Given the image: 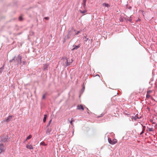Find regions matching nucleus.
Here are the masks:
<instances>
[{"label":"nucleus","mask_w":157,"mask_h":157,"mask_svg":"<svg viewBox=\"0 0 157 157\" xmlns=\"http://www.w3.org/2000/svg\"><path fill=\"white\" fill-rule=\"evenodd\" d=\"M32 136L31 135H30L26 138L25 141L31 139L32 138Z\"/></svg>","instance_id":"nucleus-16"},{"label":"nucleus","mask_w":157,"mask_h":157,"mask_svg":"<svg viewBox=\"0 0 157 157\" xmlns=\"http://www.w3.org/2000/svg\"><path fill=\"white\" fill-rule=\"evenodd\" d=\"M48 66V65L46 64H44L43 70H47Z\"/></svg>","instance_id":"nucleus-10"},{"label":"nucleus","mask_w":157,"mask_h":157,"mask_svg":"<svg viewBox=\"0 0 157 157\" xmlns=\"http://www.w3.org/2000/svg\"><path fill=\"white\" fill-rule=\"evenodd\" d=\"M21 56L20 55H18L17 58V59H16V60H17V61L18 62H19L20 63H21Z\"/></svg>","instance_id":"nucleus-5"},{"label":"nucleus","mask_w":157,"mask_h":157,"mask_svg":"<svg viewBox=\"0 0 157 157\" xmlns=\"http://www.w3.org/2000/svg\"><path fill=\"white\" fill-rule=\"evenodd\" d=\"M51 121H52V120H51L49 121V123H48V125H47V127H48V126L50 125L51 122Z\"/></svg>","instance_id":"nucleus-22"},{"label":"nucleus","mask_w":157,"mask_h":157,"mask_svg":"<svg viewBox=\"0 0 157 157\" xmlns=\"http://www.w3.org/2000/svg\"><path fill=\"white\" fill-rule=\"evenodd\" d=\"M147 130L149 132H151L153 131V128H149L148 127Z\"/></svg>","instance_id":"nucleus-15"},{"label":"nucleus","mask_w":157,"mask_h":157,"mask_svg":"<svg viewBox=\"0 0 157 157\" xmlns=\"http://www.w3.org/2000/svg\"><path fill=\"white\" fill-rule=\"evenodd\" d=\"M81 31L82 30L77 31V32L75 34V35H78L79 33H80Z\"/></svg>","instance_id":"nucleus-20"},{"label":"nucleus","mask_w":157,"mask_h":157,"mask_svg":"<svg viewBox=\"0 0 157 157\" xmlns=\"http://www.w3.org/2000/svg\"><path fill=\"white\" fill-rule=\"evenodd\" d=\"M102 5L103 6H104L105 7H107V10H109V7L110 6V5H109L108 3H104L102 4Z\"/></svg>","instance_id":"nucleus-7"},{"label":"nucleus","mask_w":157,"mask_h":157,"mask_svg":"<svg viewBox=\"0 0 157 157\" xmlns=\"http://www.w3.org/2000/svg\"><path fill=\"white\" fill-rule=\"evenodd\" d=\"M12 117V116H8L6 120V121L7 122H9L10 121Z\"/></svg>","instance_id":"nucleus-11"},{"label":"nucleus","mask_w":157,"mask_h":157,"mask_svg":"<svg viewBox=\"0 0 157 157\" xmlns=\"http://www.w3.org/2000/svg\"><path fill=\"white\" fill-rule=\"evenodd\" d=\"M150 97V96L149 94L147 93L146 95V98H149Z\"/></svg>","instance_id":"nucleus-18"},{"label":"nucleus","mask_w":157,"mask_h":157,"mask_svg":"<svg viewBox=\"0 0 157 157\" xmlns=\"http://www.w3.org/2000/svg\"><path fill=\"white\" fill-rule=\"evenodd\" d=\"M151 92H152V91L151 90H148L147 91V93L150 94V93H151Z\"/></svg>","instance_id":"nucleus-24"},{"label":"nucleus","mask_w":157,"mask_h":157,"mask_svg":"<svg viewBox=\"0 0 157 157\" xmlns=\"http://www.w3.org/2000/svg\"><path fill=\"white\" fill-rule=\"evenodd\" d=\"M63 59L64 60H66V66H68L70 65V63H71L73 61V60H72V59H71V60H70L69 61V60L66 57L64 58Z\"/></svg>","instance_id":"nucleus-2"},{"label":"nucleus","mask_w":157,"mask_h":157,"mask_svg":"<svg viewBox=\"0 0 157 157\" xmlns=\"http://www.w3.org/2000/svg\"><path fill=\"white\" fill-rule=\"evenodd\" d=\"M40 144L41 145H42L43 146H46V144L44 142H42L40 143Z\"/></svg>","instance_id":"nucleus-19"},{"label":"nucleus","mask_w":157,"mask_h":157,"mask_svg":"<svg viewBox=\"0 0 157 157\" xmlns=\"http://www.w3.org/2000/svg\"><path fill=\"white\" fill-rule=\"evenodd\" d=\"M47 117V116L46 115H44V117L43 120V121L44 122H45L46 121Z\"/></svg>","instance_id":"nucleus-14"},{"label":"nucleus","mask_w":157,"mask_h":157,"mask_svg":"<svg viewBox=\"0 0 157 157\" xmlns=\"http://www.w3.org/2000/svg\"><path fill=\"white\" fill-rule=\"evenodd\" d=\"M143 126V131L142 132L140 133V135H141L144 132V131L145 130V126Z\"/></svg>","instance_id":"nucleus-17"},{"label":"nucleus","mask_w":157,"mask_h":157,"mask_svg":"<svg viewBox=\"0 0 157 157\" xmlns=\"http://www.w3.org/2000/svg\"><path fill=\"white\" fill-rule=\"evenodd\" d=\"M86 0H83V3H82V5H83V7L84 9L86 8Z\"/></svg>","instance_id":"nucleus-9"},{"label":"nucleus","mask_w":157,"mask_h":157,"mask_svg":"<svg viewBox=\"0 0 157 157\" xmlns=\"http://www.w3.org/2000/svg\"><path fill=\"white\" fill-rule=\"evenodd\" d=\"M108 141L109 143L112 145H114L117 143V140L116 139H114L112 140L110 138H108Z\"/></svg>","instance_id":"nucleus-1"},{"label":"nucleus","mask_w":157,"mask_h":157,"mask_svg":"<svg viewBox=\"0 0 157 157\" xmlns=\"http://www.w3.org/2000/svg\"><path fill=\"white\" fill-rule=\"evenodd\" d=\"M5 148L4 147L3 144L1 143L0 144V150L1 151L0 152V154L1 153L5 151Z\"/></svg>","instance_id":"nucleus-3"},{"label":"nucleus","mask_w":157,"mask_h":157,"mask_svg":"<svg viewBox=\"0 0 157 157\" xmlns=\"http://www.w3.org/2000/svg\"><path fill=\"white\" fill-rule=\"evenodd\" d=\"M80 13H86V10H84L83 11H82L80 10Z\"/></svg>","instance_id":"nucleus-21"},{"label":"nucleus","mask_w":157,"mask_h":157,"mask_svg":"<svg viewBox=\"0 0 157 157\" xmlns=\"http://www.w3.org/2000/svg\"><path fill=\"white\" fill-rule=\"evenodd\" d=\"M26 147L28 149L31 150L33 149V147L31 145L27 144L26 145Z\"/></svg>","instance_id":"nucleus-8"},{"label":"nucleus","mask_w":157,"mask_h":157,"mask_svg":"<svg viewBox=\"0 0 157 157\" xmlns=\"http://www.w3.org/2000/svg\"><path fill=\"white\" fill-rule=\"evenodd\" d=\"M44 19H45L46 20H48L49 19V17H45L44 18Z\"/></svg>","instance_id":"nucleus-28"},{"label":"nucleus","mask_w":157,"mask_h":157,"mask_svg":"<svg viewBox=\"0 0 157 157\" xmlns=\"http://www.w3.org/2000/svg\"><path fill=\"white\" fill-rule=\"evenodd\" d=\"M19 19L20 21H21L22 19V17L20 16L19 17Z\"/></svg>","instance_id":"nucleus-23"},{"label":"nucleus","mask_w":157,"mask_h":157,"mask_svg":"<svg viewBox=\"0 0 157 157\" xmlns=\"http://www.w3.org/2000/svg\"><path fill=\"white\" fill-rule=\"evenodd\" d=\"M68 35H70V36H71V32H70V31H69V32H68Z\"/></svg>","instance_id":"nucleus-27"},{"label":"nucleus","mask_w":157,"mask_h":157,"mask_svg":"<svg viewBox=\"0 0 157 157\" xmlns=\"http://www.w3.org/2000/svg\"><path fill=\"white\" fill-rule=\"evenodd\" d=\"M45 94H44V95H43V96H42V99H44V98H45Z\"/></svg>","instance_id":"nucleus-25"},{"label":"nucleus","mask_w":157,"mask_h":157,"mask_svg":"<svg viewBox=\"0 0 157 157\" xmlns=\"http://www.w3.org/2000/svg\"><path fill=\"white\" fill-rule=\"evenodd\" d=\"M73 48L72 49V50H74L75 49H77L79 47V45L76 46V45H74L73 46Z\"/></svg>","instance_id":"nucleus-12"},{"label":"nucleus","mask_w":157,"mask_h":157,"mask_svg":"<svg viewBox=\"0 0 157 157\" xmlns=\"http://www.w3.org/2000/svg\"><path fill=\"white\" fill-rule=\"evenodd\" d=\"M6 139H4V140H3L2 139V141H3V142H5L6 141Z\"/></svg>","instance_id":"nucleus-26"},{"label":"nucleus","mask_w":157,"mask_h":157,"mask_svg":"<svg viewBox=\"0 0 157 157\" xmlns=\"http://www.w3.org/2000/svg\"><path fill=\"white\" fill-rule=\"evenodd\" d=\"M77 109L79 110H84V109L83 106L81 105H78L77 106Z\"/></svg>","instance_id":"nucleus-6"},{"label":"nucleus","mask_w":157,"mask_h":157,"mask_svg":"<svg viewBox=\"0 0 157 157\" xmlns=\"http://www.w3.org/2000/svg\"><path fill=\"white\" fill-rule=\"evenodd\" d=\"M73 118H72L71 119V120H70V119H68V121L70 122V124H71V125L72 126H73V122L74 121V120H73Z\"/></svg>","instance_id":"nucleus-13"},{"label":"nucleus","mask_w":157,"mask_h":157,"mask_svg":"<svg viewBox=\"0 0 157 157\" xmlns=\"http://www.w3.org/2000/svg\"><path fill=\"white\" fill-rule=\"evenodd\" d=\"M52 130V129L51 128H49L48 127H47V128L46 132V134L47 135L50 134Z\"/></svg>","instance_id":"nucleus-4"}]
</instances>
